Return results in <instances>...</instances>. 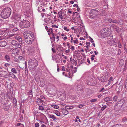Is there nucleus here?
I'll list each match as a JSON object with an SVG mask.
<instances>
[{
  "mask_svg": "<svg viewBox=\"0 0 127 127\" xmlns=\"http://www.w3.org/2000/svg\"><path fill=\"white\" fill-rule=\"evenodd\" d=\"M30 31L24 32L23 35L25 38V42L28 44H31L34 40V35Z\"/></svg>",
  "mask_w": 127,
  "mask_h": 127,
  "instance_id": "nucleus-1",
  "label": "nucleus"
},
{
  "mask_svg": "<svg viewBox=\"0 0 127 127\" xmlns=\"http://www.w3.org/2000/svg\"><path fill=\"white\" fill-rule=\"evenodd\" d=\"M38 62L35 58H30L28 62L29 68L31 70H34L38 65Z\"/></svg>",
  "mask_w": 127,
  "mask_h": 127,
  "instance_id": "nucleus-2",
  "label": "nucleus"
},
{
  "mask_svg": "<svg viewBox=\"0 0 127 127\" xmlns=\"http://www.w3.org/2000/svg\"><path fill=\"white\" fill-rule=\"evenodd\" d=\"M11 9L8 7L4 8L2 10L1 13V17L4 19H6L9 17L11 13Z\"/></svg>",
  "mask_w": 127,
  "mask_h": 127,
  "instance_id": "nucleus-3",
  "label": "nucleus"
},
{
  "mask_svg": "<svg viewBox=\"0 0 127 127\" xmlns=\"http://www.w3.org/2000/svg\"><path fill=\"white\" fill-rule=\"evenodd\" d=\"M87 82L88 85L91 86L94 85L96 83V79L91 77L88 78L87 79Z\"/></svg>",
  "mask_w": 127,
  "mask_h": 127,
  "instance_id": "nucleus-4",
  "label": "nucleus"
},
{
  "mask_svg": "<svg viewBox=\"0 0 127 127\" xmlns=\"http://www.w3.org/2000/svg\"><path fill=\"white\" fill-rule=\"evenodd\" d=\"M98 14H99V12L96 9H92L91 10L90 15L91 17H92V18H94Z\"/></svg>",
  "mask_w": 127,
  "mask_h": 127,
  "instance_id": "nucleus-5",
  "label": "nucleus"
},
{
  "mask_svg": "<svg viewBox=\"0 0 127 127\" xmlns=\"http://www.w3.org/2000/svg\"><path fill=\"white\" fill-rule=\"evenodd\" d=\"M106 30V31L107 30H109V29L107 28L104 29L103 30V33L102 34V36H103V37L104 38H105L106 37L108 36H109L112 37V34L108 32V33L107 32L105 31Z\"/></svg>",
  "mask_w": 127,
  "mask_h": 127,
  "instance_id": "nucleus-6",
  "label": "nucleus"
},
{
  "mask_svg": "<svg viewBox=\"0 0 127 127\" xmlns=\"http://www.w3.org/2000/svg\"><path fill=\"white\" fill-rule=\"evenodd\" d=\"M11 44L14 46L17 47L18 48H20L21 46L20 44L15 40H12L11 42Z\"/></svg>",
  "mask_w": 127,
  "mask_h": 127,
  "instance_id": "nucleus-7",
  "label": "nucleus"
},
{
  "mask_svg": "<svg viewBox=\"0 0 127 127\" xmlns=\"http://www.w3.org/2000/svg\"><path fill=\"white\" fill-rule=\"evenodd\" d=\"M22 26L23 27L27 28L30 26V23L29 21L27 20L23 21L22 23Z\"/></svg>",
  "mask_w": 127,
  "mask_h": 127,
  "instance_id": "nucleus-8",
  "label": "nucleus"
},
{
  "mask_svg": "<svg viewBox=\"0 0 127 127\" xmlns=\"http://www.w3.org/2000/svg\"><path fill=\"white\" fill-rule=\"evenodd\" d=\"M5 95H0V102L2 104H5V101L6 100L5 99Z\"/></svg>",
  "mask_w": 127,
  "mask_h": 127,
  "instance_id": "nucleus-9",
  "label": "nucleus"
},
{
  "mask_svg": "<svg viewBox=\"0 0 127 127\" xmlns=\"http://www.w3.org/2000/svg\"><path fill=\"white\" fill-rule=\"evenodd\" d=\"M98 78L99 80L102 82H104L106 81L107 79V77L106 76H103L100 77H98Z\"/></svg>",
  "mask_w": 127,
  "mask_h": 127,
  "instance_id": "nucleus-10",
  "label": "nucleus"
},
{
  "mask_svg": "<svg viewBox=\"0 0 127 127\" xmlns=\"http://www.w3.org/2000/svg\"><path fill=\"white\" fill-rule=\"evenodd\" d=\"M111 27L113 28V30L116 31L118 33H119L120 32L119 27L116 26L115 24H112L111 25Z\"/></svg>",
  "mask_w": 127,
  "mask_h": 127,
  "instance_id": "nucleus-11",
  "label": "nucleus"
},
{
  "mask_svg": "<svg viewBox=\"0 0 127 127\" xmlns=\"http://www.w3.org/2000/svg\"><path fill=\"white\" fill-rule=\"evenodd\" d=\"M19 50L17 48H15L11 50V54H18L19 53Z\"/></svg>",
  "mask_w": 127,
  "mask_h": 127,
  "instance_id": "nucleus-12",
  "label": "nucleus"
},
{
  "mask_svg": "<svg viewBox=\"0 0 127 127\" xmlns=\"http://www.w3.org/2000/svg\"><path fill=\"white\" fill-rule=\"evenodd\" d=\"M10 108L9 105H3V109L5 111H7Z\"/></svg>",
  "mask_w": 127,
  "mask_h": 127,
  "instance_id": "nucleus-13",
  "label": "nucleus"
},
{
  "mask_svg": "<svg viewBox=\"0 0 127 127\" xmlns=\"http://www.w3.org/2000/svg\"><path fill=\"white\" fill-rule=\"evenodd\" d=\"M7 44L5 41H2L0 42V46L1 47H4Z\"/></svg>",
  "mask_w": 127,
  "mask_h": 127,
  "instance_id": "nucleus-14",
  "label": "nucleus"
},
{
  "mask_svg": "<svg viewBox=\"0 0 127 127\" xmlns=\"http://www.w3.org/2000/svg\"><path fill=\"white\" fill-rule=\"evenodd\" d=\"M43 101V100H41L40 98H38L36 100V102L37 104L39 105L40 104V103H42V102Z\"/></svg>",
  "mask_w": 127,
  "mask_h": 127,
  "instance_id": "nucleus-15",
  "label": "nucleus"
},
{
  "mask_svg": "<svg viewBox=\"0 0 127 127\" xmlns=\"http://www.w3.org/2000/svg\"><path fill=\"white\" fill-rule=\"evenodd\" d=\"M112 99L111 97H107L104 99V100L106 102L111 101Z\"/></svg>",
  "mask_w": 127,
  "mask_h": 127,
  "instance_id": "nucleus-16",
  "label": "nucleus"
},
{
  "mask_svg": "<svg viewBox=\"0 0 127 127\" xmlns=\"http://www.w3.org/2000/svg\"><path fill=\"white\" fill-rule=\"evenodd\" d=\"M108 21L111 24L115 23H116L117 20L116 19L112 20L111 19H109L108 20Z\"/></svg>",
  "mask_w": 127,
  "mask_h": 127,
  "instance_id": "nucleus-17",
  "label": "nucleus"
},
{
  "mask_svg": "<svg viewBox=\"0 0 127 127\" xmlns=\"http://www.w3.org/2000/svg\"><path fill=\"white\" fill-rule=\"evenodd\" d=\"M10 76L12 78L14 79L15 80H16L17 79V78L15 76V75L13 74V73L12 72H10L9 73Z\"/></svg>",
  "mask_w": 127,
  "mask_h": 127,
  "instance_id": "nucleus-18",
  "label": "nucleus"
},
{
  "mask_svg": "<svg viewBox=\"0 0 127 127\" xmlns=\"http://www.w3.org/2000/svg\"><path fill=\"white\" fill-rule=\"evenodd\" d=\"M63 113L65 115H67L69 113V112L66 109H63L62 110Z\"/></svg>",
  "mask_w": 127,
  "mask_h": 127,
  "instance_id": "nucleus-19",
  "label": "nucleus"
},
{
  "mask_svg": "<svg viewBox=\"0 0 127 127\" xmlns=\"http://www.w3.org/2000/svg\"><path fill=\"white\" fill-rule=\"evenodd\" d=\"M49 118H52L54 121H55V120L57 119L56 117L54 115L52 114L49 115Z\"/></svg>",
  "mask_w": 127,
  "mask_h": 127,
  "instance_id": "nucleus-20",
  "label": "nucleus"
},
{
  "mask_svg": "<svg viewBox=\"0 0 127 127\" xmlns=\"http://www.w3.org/2000/svg\"><path fill=\"white\" fill-rule=\"evenodd\" d=\"M62 12L61 11L59 12L58 13V14L59 15L60 18L61 19H62L64 17L62 15Z\"/></svg>",
  "mask_w": 127,
  "mask_h": 127,
  "instance_id": "nucleus-21",
  "label": "nucleus"
},
{
  "mask_svg": "<svg viewBox=\"0 0 127 127\" xmlns=\"http://www.w3.org/2000/svg\"><path fill=\"white\" fill-rule=\"evenodd\" d=\"M117 24H118L120 25H121L123 24V21L122 19L119 18L118 19V21L117 20Z\"/></svg>",
  "mask_w": 127,
  "mask_h": 127,
  "instance_id": "nucleus-22",
  "label": "nucleus"
},
{
  "mask_svg": "<svg viewBox=\"0 0 127 127\" xmlns=\"http://www.w3.org/2000/svg\"><path fill=\"white\" fill-rule=\"evenodd\" d=\"M82 87L80 86H77L76 90L77 91H81L82 90Z\"/></svg>",
  "mask_w": 127,
  "mask_h": 127,
  "instance_id": "nucleus-23",
  "label": "nucleus"
},
{
  "mask_svg": "<svg viewBox=\"0 0 127 127\" xmlns=\"http://www.w3.org/2000/svg\"><path fill=\"white\" fill-rule=\"evenodd\" d=\"M5 58L6 59V60L8 62H9L10 60V57L9 56L7 55H6L5 56Z\"/></svg>",
  "mask_w": 127,
  "mask_h": 127,
  "instance_id": "nucleus-24",
  "label": "nucleus"
},
{
  "mask_svg": "<svg viewBox=\"0 0 127 127\" xmlns=\"http://www.w3.org/2000/svg\"><path fill=\"white\" fill-rule=\"evenodd\" d=\"M13 104L14 105H15L16 106H17V100L15 98H14L13 101Z\"/></svg>",
  "mask_w": 127,
  "mask_h": 127,
  "instance_id": "nucleus-25",
  "label": "nucleus"
},
{
  "mask_svg": "<svg viewBox=\"0 0 127 127\" xmlns=\"http://www.w3.org/2000/svg\"><path fill=\"white\" fill-rule=\"evenodd\" d=\"M11 71L12 72L15 73H17V71L16 69L14 68H12L11 69Z\"/></svg>",
  "mask_w": 127,
  "mask_h": 127,
  "instance_id": "nucleus-26",
  "label": "nucleus"
},
{
  "mask_svg": "<svg viewBox=\"0 0 127 127\" xmlns=\"http://www.w3.org/2000/svg\"><path fill=\"white\" fill-rule=\"evenodd\" d=\"M102 105L103 106L101 108V110L103 111L107 107V106L106 105Z\"/></svg>",
  "mask_w": 127,
  "mask_h": 127,
  "instance_id": "nucleus-27",
  "label": "nucleus"
},
{
  "mask_svg": "<svg viewBox=\"0 0 127 127\" xmlns=\"http://www.w3.org/2000/svg\"><path fill=\"white\" fill-rule=\"evenodd\" d=\"M65 108L66 109L70 110L73 109V107H70L69 106H67L65 107Z\"/></svg>",
  "mask_w": 127,
  "mask_h": 127,
  "instance_id": "nucleus-28",
  "label": "nucleus"
},
{
  "mask_svg": "<svg viewBox=\"0 0 127 127\" xmlns=\"http://www.w3.org/2000/svg\"><path fill=\"white\" fill-rule=\"evenodd\" d=\"M38 109L40 110L43 111L44 110V108L43 106L41 105L39 106Z\"/></svg>",
  "mask_w": 127,
  "mask_h": 127,
  "instance_id": "nucleus-29",
  "label": "nucleus"
},
{
  "mask_svg": "<svg viewBox=\"0 0 127 127\" xmlns=\"http://www.w3.org/2000/svg\"><path fill=\"white\" fill-rule=\"evenodd\" d=\"M70 61H71L72 62H72H74L75 63H76V64H77V61L76 60V61L74 60L73 59H72V58L71 57L70 58Z\"/></svg>",
  "mask_w": 127,
  "mask_h": 127,
  "instance_id": "nucleus-30",
  "label": "nucleus"
},
{
  "mask_svg": "<svg viewBox=\"0 0 127 127\" xmlns=\"http://www.w3.org/2000/svg\"><path fill=\"white\" fill-rule=\"evenodd\" d=\"M97 100L96 99H94L91 100L90 101L92 103L96 102L97 101Z\"/></svg>",
  "mask_w": 127,
  "mask_h": 127,
  "instance_id": "nucleus-31",
  "label": "nucleus"
},
{
  "mask_svg": "<svg viewBox=\"0 0 127 127\" xmlns=\"http://www.w3.org/2000/svg\"><path fill=\"white\" fill-rule=\"evenodd\" d=\"M47 31L48 32H50L51 33H53V30L52 28H50Z\"/></svg>",
  "mask_w": 127,
  "mask_h": 127,
  "instance_id": "nucleus-32",
  "label": "nucleus"
},
{
  "mask_svg": "<svg viewBox=\"0 0 127 127\" xmlns=\"http://www.w3.org/2000/svg\"><path fill=\"white\" fill-rule=\"evenodd\" d=\"M55 114L58 116H60V113L58 111H56Z\"/></svg>",
  "mask_w": 127,
  "mask_h": 127,
  "instance_id": "nucleus-33",
  "label": "nucleus"
},
{
  "mask_svg": "<svg viewBox=\"0 0 127 127\" xmlns=\"http://www.w3.org/2000/svg\"><path fill=\"white\" fill-rule=\"evenodd\" d=\"M67 27H64V30L68 32L69 30V29H67Z\"/></svg>",
  "mask_w": 127,
  "mask_h": 127,
  "instance_id": "nucleus-34",
  "label": "nucleus"
},
{
  "mask_svg": "<svg viewBox=\"0 0 127 127\" xmlns=\"http://www.w3.org/2000/svg\"><path fill=\"white\" fill-rule=\"evenodd\" d=\"M117 96H115L113 98V100L114 102H116L117 99Z\"/></svg>",
  "mask_w": 127,
  "mask_h": 127,
  "instance_id": "nucleus-35",
  "label": "nucleus"
},
{
  "mask_svg": "<svg viewBox=\"0 0 127 127\" xmlns=\"http://www.w3.org/2000/svg\"><path fill=\"white\" fill-rule=\"evenodd\" d=\"M90 44V42H86V44L87 46H86V48H88V47L89 46Z\"/></svg>",
  "mask_w": 127,
  "mask_h": 127,
  "instance_id": "nucleus-36",
  "label": "nucleus"
},
{
  "mask_svg": "<svg viewBox=\"0 0 127 127\" xmlns=\"http://www.w3.org/2000/svg\"><path fill=\"white\" fill-rule=\"evenodd\" d=\"M127 121V119L126 117H124L122 119V122H125Z\"/></svg>",
  "mask_w": 127,
  "mask_h": 127,
  "instance_id": "nucleus-37",
  "label": "nucleus"
},
{
  "mask_svg": "<svg viewBox=\"0 0 127 127\" xmlns=\"http://www.w3.org/2000/svg\"><path fill=\"white\" fill-rule=\"evenodd\" d=\"M18 41L20 43L22 42V39L21 37H20L19 39H18Z\"/></svg>",
  "mask_w": 127,
  "mask_h": 127,
  "instance_id": "nucleus-38",
  "label": "nucleus"
},
{
  "mask_svg": "<svg viewBox=\"0 0 127 127\" xmlns=\"http://www.w3.org/2000/svg\"><path fill=\"white\" fill-rule=\"evenodd\" d=\"M56 45L57 46V47L59 48L60 50H61V45Z\"/></svg>",
  "mask_w": 127,
  "mask_h": 127,
  "instance_id": "nucleus-39",
  "label": "nucleus"
},
{
  "mask_svg": "<svg viewBox=\"0 0 127 127\" xmlns=\"http://www.w3.org/2000/svg\"><path fill=\"white\" fill-rule=\"evenodd\" d=\"M25 70L26 72H28V69L27 68V65L26 64L25 65Z\"/></svg>",
  "mask_w": 127,
  "mask_h": 127,
  "instance_id": "nucleus-40",
  "label": "nucleus"
},
{
  "mask_svg": "<svg viewBox=\"0 0 127 127\" xmlns=\"http://www.w3.org/2000/svg\"><path fill=\"white\" fill-rule=\"evenodd\" d=\"M39 124L38 123H35V127H38L39 126Z\"/></svg>",
  "mask_w": 127,
  "mask_h": 127,
  "instance_id": "nucleus-41",
  "label": "nucleus"
},
{
  "mask_svg": "<svg viewBox=\"0 0 127 127\" xmlns=\"http://www.w3.org/2000/svg\"><path fill=\"white\" fill-rule=\"evenodd\" d=\"M89 38L91 39V40L90 41L91 42L93 43L94 42V41L93 40V39L91 37H90V36L89 37Z\"/></svg>",
  "mask_w": 127,
  "mask_h": 127,
  "instance_id": "nucleus-42",
  "label": "nucleus"
},
{
  "mask_svg": "<svg viewBox=\"0 0 127 127\" xmlns=\"http://www.w3.org/2000/svg\"><path fill=\"white\" fill-rule=\"evenodd\" d=\"M52 28H53V27H55L56 28H58V26H57L56 25H52Z\"/></svg>",
  "mask_w": 127,
  "mask_h": 127,
  "instance_id": "nucleus-43",
  "label": "nucleus"
},
{
  "mask_svg": "<svg viewBox=\"0 0 127 127\" xmlns=\"http://www.w3.org/2000/svg\"><path fill=\"white\" fill-rule=\"evenodd\" d=\"M84 106V105L83 104H80L78 106V107L79 108H81Z\"/></svg>",
  "mask_w": 127,
  "mask_h": 127,
  "instance_id": "nucleus-44",
  "label": "nucleus"
},
{
  "mask_svg": "<svg viewBox=\"0 0 127 127\" xmlns=\"http://www.w3.org/2000/svg\"><path fill=\"white\" fill-rule=\"evenodd\" d=\"M32 90H30L29 91V95H32Z\"/></svg>",
  "mask_w": 127,
  "mask_h": 127,
  "instance_id": "nucleus-45",
  "label": "nucleus"
},
{
  "mask_svg": "<svg viewBox=\"0 0 127 127\" xmlns=\"http://www.w3.org/2000/svg\"><path fill=\"white\" fill-rule=\"evenodd\" d=\"M125 86L126 88L127 89V81L125 82Z\"/></svg>",
  "mask_w": 127,
  "mask_h": 127,
  "instance_id": "nucleus-46",
  "label": "nucleus"
},
{
  "mask_svg": "<svg viewBox=\"0 0 127 127\" xmlns=\"http://www.w3.org/2000/svg\"><path fill=\"white\" fill-rule=\"evenodd\" d=\"M59 108V106L58 105H55L54 107V108H55V109H58Z\"/></svg>",
  "mask_w": 127,
  "mask_h": 127,
  "instance_id": "nucleus-47",
  "label": "nucleus"
},
{
  "mask_svg": "<svg viewBox=\"0 0 127 127\" xmlns=\"http://www.w3.org/2000/svg\"><path fill=\"white\" fill-rule=\"evenodd\" d=\"M104 89V88H101L99 91V92H102Z\"/></svg>",
  "mask_w": 127,
  "mask_h": 127,
  "instance_id": "nucleus-48",
  "label": "nucleus"
},
{
  "mask_svg": "<svg viewBox=\"0 0 127 127\" xmlns=\"http://www.w3.org/2000/svg\"><path fill=\"white\" fill-rule=\"evenodd\" d=\"M9 65L10 64H8L7 63L5 64H4V66H6V67L9 66Z\"/></svg>",
  "mask_w": 127,
  "mask_h": 127,
  "instance_id": "nucleus-49",
  "label": "nucleus"
},
{
  "mask_svg": "<svg viewBox=\"0 0 127 127\" xmlns=\"http://www.w3.org/2000/svg\"><path fill=\"white\" fill-rule=\"evenodd\" d=\"M70 49H71L72 51L74 50V47L73 46H72L70 48Z\"/></svg>",
  "mask_w": 127,
  "mask_h": 127,
  "instance_id": "nucleus-50",
  "label": "nucleus"
},
{
  "mask_svg": "<svg viewBox=\"0 0 127 127\" xmlns=\"http://www.w3.org/2000/svg\"><path fill=\"white\" fill-rule=\"evenodd\" d=\"M59 37H60L58 35L57 36L56 39H58V40L57 41H58L59 40Z\"/></svg>",
  "mask_w": 127,
  "mask_h": 127,
  "instance_id": "nucleus-51",
  "label": "nucleus"
},
{
  "mask_svg": "<svg viewBox=\"0 0 127 127\" xmlns=\"http://www.w3.org/2000/svg\"><path fill=\"white\" fill-rule=\"evenodd\" d=\"M40 97L42 99H44L45 98L42 95H40Z\"/></svg>",
  "mask_w": 127,
  "mask_h": 127,
  "instance_id": "nucleus-52",
  "label": "nucleus"
},
{
  "mask_svg": "<svg viewBox=\"0 0 127 127\" xmlns=\"http://www.w3.org/2000/svg\"><path fill=\"white\" fill-rule=\"evenodd\" d=\"M52 50L53 53H55L56 52L55 50L53 48H52Z\"/></svg>",
  "mask_w": 127,
  "mask_h": 127,
  "instance_id": "nucleus-53",
  "label": "nucleus"
},
{
  "mask_svg": "<svg viewBox=\"0 0 127 127\" xmlns=\"http://www.w3.org/2000/svg\"><path fill=\"white\" fill-rule=\"evenodd\" d=\"M111 81L110 80H109L108 82V85H110L111 83Z\"/></svg>",
  "mask_w": 127,
  "mask_h": 127,
  "instance_id": "nucleus-54",
  "label": "nucleus"
},
{
  "mask_svg": "<svg viewBox=\"0 0 127 127\" xmlns=\"http://www.w3.org/2000/svg\"><path fill=\"white\" fill-rule=\"evenodd\" d=\"M62 70L63 71H65V70L64 69L65 67L64 66H63L62 67Z\"/></svg>",
  "mask_w": 127,
  "mask_h": 127,
  "instance_id": "nucleus-55",
  "label": "nucleus"
},
{
  "mask_svg": "<svg viewBox=\"0 0 127 127\" xmlns=\"http://www.w3.org/2000/svg\"><path fill=\"white\" fill-rule=\"evenodd\" d=\"M73 6L74 7H78V5L76 4H74V5H73Z\"/></svg>",
  "mask_w": 127,
  "mask_h": 127,
  "instance_id": "nucleus-56",
  "label": "nucleus"
},
{
  "mask_svg": "<svg viewBox=\"0 0 127 127\" xmlns=\"http://www.w3.org/2000/svg\"><path fill=\"white\" fill-rule=\"evenodd\" d=\"M70 50L69 49H68L65 51V52L66 53H69L70 52Z\"/></svg>",
  "mask_w": 127,
  "mask_h": 127,
  "instance_id": "nucleus-57",
  "label": "nucleus"
},
{
  "mask_svg": "<svg viewBox=\"0 0 127 127\" xmlns=\"http://www.w3.org/2000/svg\"><path fill=\"white\" fill-rule=\"evenodd\" d=\"M41 127H46V126L44 124H42Z\"/></svg>",
  "mask_w": 127,
  "mask_h": 127,
  "instance_id": "nucleus-58",
  "label": "nucleus"
},
{
  "mask_svg": "<svg viewBox=\"0 0 127 127\" xmlns=\"http://www.w3.org/2000/svg\"><path fill=\"white\" fill-rule=\"evenodd\" d=\"M78 41L77 40H74L73 42L74 43H77V42Z\"/></svg>",
  "mask_w": 127,
  "mask_h": 127,
  "instance_id": "nucleus-59",
  "label": "nucleus"
},
{
  "mask_svg": "<svg viewBox=\"0 0 127 127\" xmlns=\"http://www.w3.org/2000/svg\"><path fill=\"white\" fill-rule=\"evenodd\" d=\"M87 61L88 62L89 64H90V61L89 60V58H88L87 60Z\"/></svg>",
  "mask_w": 127,
  "mask_h": 127,
  "instance_id": "nucleus-60",
  "label": "nucleus"
},
{
  "mask_svg": "<svg viewBox=\"0 0 127 127\" xmlns=\"http://www.w3.org/2000/svg\"><path fill=\"white\" fill-rule=\"evenodd\" d=\"M87 48V49H85L86 53H87L88 52L87 50L89 49V47Z\"/></svg>",
  "mask_w": 127,
  "mask_h": 127,
  "instance_id": "nucleus-61",
  "label": "nucleus"
},
{
  "mask_svg": "<svg viewBox=\"0 0 127 127\" xmlns=\"http://www.w3.org/2000/svg\"><path fill=\"white\" fill-rule=\"evenodd\" d=\"M113 77H111L110 78V79H109V80H110L111 81H113Z\"/></svg>",
  "mask_w": 127,
  "mask_h": 127,
  "instance_id": "nucleus-62",
  "label": "nucleus"
},
{
  "mask_svg": "<svg viewBox=\"0 0 127 127\" xmlns=\"http://www.w3.org/2000/svg\"><path fill=\"white\" fill-rule=\"evenodd\" d=\"M67 38V37L66 36H65L64 38L63 39L64 40H66Z\"/></svg>",
  "mask_w": 127,
  "mask_h": 127,
  "instance_id": "nucleus-63",
  "label": "nucleus"
},
{
  "mask_svg": "<svg viewBox=\"0 0 127 127\" xmlns=\"http://www.w3.org/2000/svg\"><path fill=\"white\" fill-rule=\"evenodd\" d=\"M89 102H89V101H87L85 102L86 103V102L87 103V105L89 104Z\"/></svg>",
  "mask_w": 127,
  "mask_h": 127,
  "instance_id": "nucleus-64",
  "label": "nucleus"
}]
</instances>
